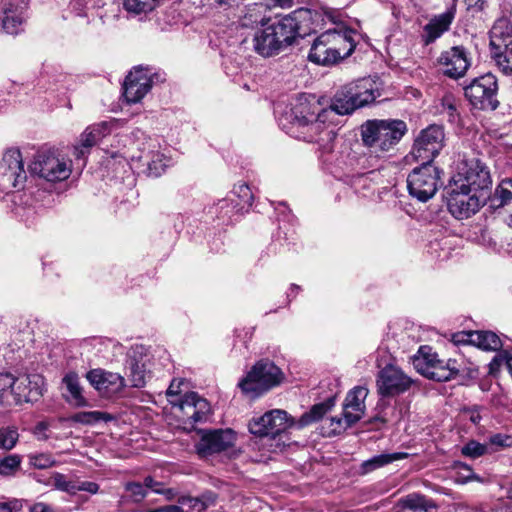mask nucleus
Wrapping results in <instances>:
<instances>
[{"label":"nucleus","mask_w":512,"mask_h":512,"mask_svg":"<svg viewBox=\"0 0 512 512\" xmlns=\"http://www.w3.org/2000/svg\"><path fill=\"white\" fill-rule=\"evenodd\" d=\"M414 368L424 377L438 382L455 379L463 370V361L442 360L428 345L420 346L411 358Z\"/></svg>","instance_id":"nucleus-6"},{"label":"nucleus","mask_w":512,"mask_h":512,"mask_svg":"<svg viewBox=\"0 0 512 512\" xmlns=\"http://www.w3.org/2000/svg\"><path fill=\"white\" fill-rule=\"evenodd\" d=\"M184 384H185L184 379H173L172 380V382L170 383V385L167 389V392H166L168 401L169 400H178L181 398V397H179L182 392L181 386Z\"/></svg>","instance_id":"nucleus-51"},{"label":"nucleus","mask_w":512,"mask_h":512,"mask_svg":"<svg viewBox=\"0 0 512 512\" xmlns=\"http://www.w3.org/2000/svg\"><path fill=\"white\" fill-rule=\"evenodd\" d=\"M77 492L78 491H86L91 494H96L99 490V485L95 482L85 481L80 483L79 485L76 484Z\"/></svg>","instance_id":"nucleus-55"},{"label":"nucleus","mask_w":512,"mask_h":512,"mask_svg":"<svg viewBox=\"0 0 512 512\" xmlns=\"http://www.w3.org/2000/svg\"><path fill=\"white\" fill-rule=\"evenodd\" d=\"M125 490L130 492V494L135 502L142 501L147 495L145 484L144 483L142 484L140 482L126 483Z\"/></svg>","instance_id":"nucleus-48"},{"label":"nucleus","mask_w":512,"mask_h":512,"mask_svg":"<svg viewBox=\"0 0 512 512\" xmlns=\"http://www.w3.org/2000/svg\"><path fill=\"white\" fill-rule=\"evenodd\" d=\"M321 15L308 8H300L258 30L253 37L254 51L262 57H272L290 46L297 36L314 30Z\"/></svg>","instance_id":"nucleus-1"},{"label":"nucleus","mask_w":512,"mask_h":512,"mask_svg":"<svg viewBox=\"0 0 512 512\" xmlns=\"http://www.w3.org/2000/svg\"><path fill=\"white\" fill-rule=\"evenodd\" d=\"M52 481L57 490L67 492L72 495L77 493L76 483L68 480L67 477L61 473L55 472L52 475Z\"/></svg>","instance_id":"nucleus-44"},{"label":"nucleus","mask_w":512,"mask_h":512,"mask_svg":"<svg viewBox=\"0 0 512 512\" xmlns=\"http://www.w3.org/2000/svg\"><path fill=\"white\" fill-rule=\"evenodd\" d=\"M112 418L110 414L100 411L83 412L75 416V419L82 423H92L101 420L108 422L112 420Z\"/></svg>","instance_id":"nucleus-46"},{"label":"nucleus","mask_w":512,"mask_h":512,"mask_svg":"<svg viewBox=\"0 0 512 512\" xmlns=\"http://www.w3.org/2000/svg\"><path fill=\"white\" fill-rule=\"evenodd\" d=\"M456 14V6L453 4L447 11L434 16L423 28L422 41L429 45L449 30Z\"/></svg>","instance_id":"nucleus-25"},{"label":"nucleus","mask_w":512,"mask_h":512,"mask_svg":"<svg viewBox=\"0 0 512 512\" xmlns=\"http://www.w3.org/2000/svg\"><path fill=\"white\" fill-rule=\"evenodd\" d=\"M408 456L407 453L404 452H395V453H383L364 461L361 464V473L368 474L373 472L374 470L381 468L385 465H388L394 461L404 459Z\"/></svg>","instance_id":"nucleus-30"},{"label":"nucleus","mask_w":512,"mask_h":512,"mask_svg":"<svg viewBox=\"0 0 512 512\" xmlns=\"http://www.w3.org/2000/svg\"><path fill=\"white\" fill-rule=\"evenodd\" d=\"M443 141V128L430 125L416 137L411 153L417 161L433 163V159L443 147Z\"/></svg>","instance_id":"nucleus-13"},{"label":"nucleus","mask_w":512,"mask_h":512,"mask_svg":"<svg viewBox=\"0 0 512 512\" xmlns=\"http://www.w3.org/2000/svg\"><path fill=\"white\" fill-rule=\"evenodd\" d=\"M28 512H55V510L45 502H34L29 506Z\"/></svg>","instance_id":"nucleus-54"},{"label":"nucleus","mask_w":512,"mask_h":512,"mask_svg":"<svg viewBox=\"0 0 512 512\" xmlns=\"http://www.w3.org/2000/svg\"><path fill=\"white\" fill-rule=\"evenodd\" d=\"M14 384V377L9 373H0V401L11 396V386Z\"/></svg>","instance_id":"nucleus-49"},{"label":"nucleus","mask_w":512,"mask_h":512,"mask_svg":"<svg viewBox=\"0 0 512 512\" xmlns=\"http://www.w3.org/2000/svg\"><path fill=\"white\" fill-rule=\"evenodd\" d=\"M156 3V0H123V8L130 15H141L153 11Z\"/></svg>","instance_id":"nucleus-37"},{"label":"nucleus","mask_w":512,"mask_h":512,"mask_svg":"<svg viewBox=\"0 0 512 512\" xmlns=\"http://www.w3.org/2000/svg\"><path fill=\"white\" fill-rule=\"evenodd\" d=\"M153 74L149 69L138 67L127 75L123 89L124 98L128 103H138L151 90Z\"/></svg>","instance_id":"nucleus-23"},{"label":"nucleus","mask_w":512,"mask_h":512,"mask_svg":"<svg viewBox=\"0 0 512 512\" xmlns=\"http://www.w3.org/2000/svg\"><path fill=\"white\" fill-rule=\"evenodd\" d=\"M178 503L183 509L187 507V512H203L208 508V503L200 497L182 496Z\"/></svg>","instance_id":"nucleus-43"},{"label":"nucleus","mask_w":512,"mask_h":512,"mask_svg":"<svg viewBox=\"0 0 512 512\" xmlns=\"http://www.w3.org/2000/svg\"><path fill=\"white\" fill-rule=\"evenodd\" d=\"M112 132V122L102 121L88 126L80 135L78 143L73 146V156L86 163V157L95 145L99 144Z\"/></svg>","instance_id":"nucleus-21"},{"label":"nucleus","mask_w":512,"mask_h":512,"mask_svg":"<svg viewBox=\"0 0 512 512\" xmlns=\"http://www.w3.org/2000/svg\"><path fill=\"white\" fill-rule=\"evenodd\" d=\"M148 512H184V509L179 505H166L156 509H151Z\"/></svg>","instance_id":"nucleus-56"},{"label":"nucleus","mask_w":512,"mask_h":512,"mask_svg":"<svg viewBox=\"0 0 512 512\" xmlns=\"http://www.w3.org/2000/svg\"><path fill=\"white\" fill-rule=\"evenodd\" d=\"M149 361L148 348L144 345H133L128 353L126 364H147Z\"/></svg>","instance_id":"nucleus-41"},{"label":"nucleus","mask_w":512,"mask_h":512,"mask_svg":"<svg viewBox=\"0 0 512 512\" xmlns=\"http://www.w3.org/2000/svg\"><path fill=\"white\" fill-rule=\"evenodd\" d=\"M48 423L46 422H39L35 428H34V435L38 440L45 441L49 438V435L47 434L48 431Z\"/></svg>","instance_id":"nucleus-53"},{"label":"nucleus","mask_w":512,"mask_h":512,"mask_svg":"<svg viewBox=\"0 0 512 512\" xmlns=\"http://www.w3.org/2000/svg\"><path fill=\"white\" fill-rule=\"evenodd\" d=\"M13 508L9 503H0V512H12Z\"/></svg>","instance_id":"nucleus-64"},{"label":"nucleus","mask_w":512,"mask_h":512,"mask_svg":"<svg viewBox=\"0 0 512 512\" xmlns=\"http://www.w3.org/2000/svg\"><path fill=\"white\" fill-rule=\"evenodd\" d=\"M474 346L487 351H497L502 347V342L497 334L491 331H475Z\"/></svg>","instance_id":"nucleus-34"},{"label":"nucleus","mask_w":512,"mask_h":512,"mask_svg":"<svg viewBox=\"0 0 512 512\" xmlns=\"http://www.w3.org/2000/svg\"><path fill=\"white\" fill-rule=\"evenodd\" d=\"M29 172L48 182H62L72 173V161L58 150H40L30 163Z\"/></svg>","instance_id":"nucleus-7"},{"label":"nucleus","mask_w":512,"mask_h":512,"mask_svg":"<svg viewBox=\"0 0 512 512\" xmlns=\"http://www.w3.org/2000/svg\"><path fill=\"white\" fill-rule=\"evenodd\" d=\"M173 407L178 408L179 418L184 424L193 427L196 423L206 420L210 413V405L206 399L195 392L185 394L178 400H169Z\"/></svg>","instance_id":"nucleus-15"},{"label":"nucleus","mask_w":512,"mask_h":512,"mask_svg":"<svg viewBox=\"0 0 512 512\" xmlns=\"http://www.w3.org/2000/svg\"><path fill=\"white\" fill-rule=\"evenodd\" d=\"M368 395V389L355 387L346 396L343 405V416L348 425H353L361 419L364 414V400Z\"/></svg>","instance_id":"nucleus-27"},{"label":"nucleus","mask_w":512,"mask_h":512,"mask_svg":"<svg viewBox=\"0 0 512 512\" xmlns=\"http://www.w3.org/2000/svg\"><path fill=\"white\" fill-rule=\"evenodd\" d=\"M264 5L255 3L249 6L247 12L241 19V26L246 28H254L259 24L262 26L266 25V18L262 14L264 11Z\"/></svg>","instance_id":"nucleus-36"},{"label":"nucleus","mask_w":512,"mask_h":512,"mask_svg":"<svg viewBox=\"0 0 512 512\" xmlns=\"http://www.w3.org/2000/svg\"><path fill=\"white\" fill-rule=\"evenodd\" d=\"M490 50L499 70L512 76V24L508 19L500 18L492 26Z\"/></svg>","instance_id":"nucleus-9"},{"label":"nucleus","mask_w":512,"mask_h":512,"mask_svg":"<svg viewBox=\"0 0 512 512\" xmlns=\"http://www.w3.org/2000/svg\"><path fill=\"white\" fill-rule=\"evenodd\" d=\"M352 30H327L313 42L308 59L318 65H332L352 54L355 42Z\"/></svg>","instance_id":"nucleus-3"},{"label":"nucleus","mask_w":512,"mask_h":512,"mask_svg":"<svg viewBox=\"0 0 512 512\" xmlns=\"http://www.w3.org/2000/svg\"><path fill=\"white\" fill-rule=\"evenodd\" d=\"M380 95L377 83L371 78H363L343 86L332 98L330 106L323 109L331 110V118L334 115H350L373 103Z\"/></svg>","instance_id":"nucleus-4"},{"label":"nucleus","mask_w":512,"mask_h":512,"mask_svg":"<svg viewBox=\"0 0 512 512\" xmlns=\"http://www.w3.org/2000/svg\"><path fill=\"white\" fill-rule=\"evenodd\" d=\"M412 380L399 367L389 364L377 376L378 393L383 397L394 396L410 388Z\"/></svg>","instance_id":"nucleus-18"},{"label":"nucleus","mask_w":512,"mask_h":512,"mask_svg":"<svg viewBox=\"0 0 512 512\" xmlns=\"http://www.w3.org/2000/svg\"><path fill=\"white\" fill-rule=\"evenodd\" d=\"M144 484L147 489L152 490L156 493V490H160L162 487V484L160 482L155 481L152 477L148 476L144 479Z\"/></svg>","instance_id":"nucleus-57"},{"label":"nucleus","mask_w":512,"mask_h":512,"mask_svg":"<svg viewBox=\"0 0 512 512\" xmlns=\"http://www.w3.org/2000/svg\"><path fill=\"white\" fill-rule=\"evenodd\" d=\"M407 132L402 120H368L361 127L363 143L375 152H386L393 148Z\"/></svg>","instance_id":"nucleus-5"},{"label":"nucleus","mask_w":512,"mask_h":512,"mask_svg":"<svg viewBox=\"0 0 512 512\" xmlns=\"http://www.w3.org/2000/svg\"><path fill=\"white\" fill-rule=\"evenodd\" d=\"M125 370L133 387L140 388L145 386L146 379L149 377L147 364H126Z\"/></svg>","instance_id":"nucleus-35"},{"label":"nucleus","mask_w":512,"mask_h":512,"mask_svg":"<svg viewBox=\"0 0 512 512\" xmlns=\"http://www.w3.org/2000/svg\"><path fill=\"white\" fill-rule=\"evenodd\" d=\"M156 493L164 495L166 497V499H168V500H172L176 496V492L170 488H168V489L161 488L160 490H156Z\"/></svg>","instance_id":"nucleus-60"},{"label":"nucleus","mask_w":512,"mask_h":512,"mask_svg":"<svg viewBox=\"0 0 512 512\" xmlns=\"http://www.w3.org/2000/svg\"><path fill=\"white\" fill-rule=\"evenodd\" d=\"M488 193H475L468 189H459L455 185L448 199L449 211L458 219L469 218L486 202Z\"/></svg>","instance_id":"nucleus-14"},{"label":"nucleus","mask_w":512,"mask_h":512,"mask_svg":"<svg viewBox=\"0 0 512 512\" xmlns=\"http://www.w3.org/2000/svg\"><path fill=\"white\" fill-rule=\"evenodd\" d=\"M504 363L505 364V361L501 358H498L497 356H495L492 361L490 362L489 364V367H490V373H494L499 367L500 365Z\"/></svg>","instance_id":"nucleus-58"},{"label":"nucleus","mask_w":512,"mask_h":512,"mask_svg":"<svg viewBox=\"0 0 512 512\" xmlns=\"http://www.w3.org/2000/svg\"><path fill=\"white\" fill-rule=\"evenodd\" d=\"M293 425L294 422L289 419L286 411L275 409L266 412L261 417L252 419L248 427L250 433L256 436L275 439Z\"/></svg>","instance_id":"nucleus-12"},{"label":"nucleus","mask_w":512,"mask_h":512,"mask_svg":"<svg viewBox=\"0 0 512 512\" xmlns=\"http://www.w3.org/2000/svg\"><path fill=\"white\" fill-rule=\"evenodd\" d=\"M40 377L35 376L31 380L28 376L14 378V384L11 386V397L15 403L34 402L42 395V390L39 386Z\"/></svg>","instance_id":"nucleus-26"},{"label":"nucleus","mask_w":512,"mask_h":512,"mask_svg":"<svg viewBox=\"0 0 512 512\" xmlns=\"http://www.w3.org/2000/svg\"><path fill=\"white\" fill-rule=\"evenodd\" d=\"M441 171L429 162H422L407 177L409 194L420 202H426L437 192Z\"/></svg>","instance_id":"nucleus-10"},{"label":"nucleus","mask_w":512,"mask_h":512,"mask_svg":"<svg viewBox=\"0 0 512 512\" xmlns=\"http://www.w3.org/2000/svg\"><path fill=\"white\" fill-rule=\"evenodd\" d=\"M508 439V437H503L502 435L497 434L491 437V443L499 446H505L507 445L506 440Z\"/></svg>","instance_id":"nucleus-59"},{"label":"nucleus","mask_w":512,"mask_h":512,"mask_svg":"<svg viewBox=\"0 0 512 512\" xmlns=\"http://www.w3.org/2000/svg\"><path fill=\"white\" fill-rule=\"evenodd\" d=\"M491 183L489 170L479 161H471L467 164L464 172L459 174V179L455 180L457 188L468 189L475 193H487Z\"/></svg>","instance_id":"nucleus-20"},{"label":"nucleus","mask_w":512,"mask_h":512,"mask_svg":"<svg viewBox=\"0 0 512 512\" xmlns=\"http://www.w3.org/2000/svg\"><path fill=\"white\" fill-rule=\"evenodd\" d=\"M22 456L9 454L0 459V476L11 477L21 469Z\"/></svg>","instance_id":"nucleus-39"},{"label":"nucleus","mask_w":512,"mask_h":512,"mask_svg":"<svg viewBox=\"0 0 512 512\" xmlns=\"http://www.w3.org/2000/svg\"><path fill=\"white\" fill-rule=\"evenodd\" d=\"M28 0H2L0 23L5 33L18 35L28 18Z\"/></svg>","instance_id":"nucleus-19"},{"label":"nucleus","mask_w":512,"mask_h":512,"mask_svg":"<svg viewBox=\"0 0 512 512\" xmlns=\"http://www.w3.org/2000/svg\"><path fill=\"white\" fill-rule=\"evenodd\" d=\"M285 118L291 123V131L295 137L307 142H316L324 153L333 150L336 133L327 122H331V110H324L316 102L306 97L296 100Z\"/></svg>","instance_id":"nucleus-2"},{"label":"nucleus","mask_w":512,"mask_h":512,"mask_svg":"<svg viewBox=\"0 0 512 512\" xmlns=\"http://www.w3.org/2000/svg\"><path fill=\"white\" fill-rule=\"evenodd\" d=\"M437 64L442 73L451 78H462L471 65L468 50L462 46H453L440 53Z\"/></svg>","instance_id":"nucleus-17"},{"label":"nucleus","mask_w":512,"mask_h":512,"mask_svg":"<svg viewBox=\"0 0 512 512\" xmlns=\"http://www.w3.org/2000/svg\"><path fill=\"white\" fill-rule=\"evenodd\" d=\"M146 159L149 175L153 177L161 176L166 168L172 165L171 157L159 150L149 151Z\"/></svg>","instance_id":"nucleus-31"},{"label":"nucleus","mask_w":512,"mask_h":512,"mask_svg":"<svg viewBox=\"0 0 512 512\" xmlns=\"http://www.w3.org/2000/svg\"><path fill=\"white\" fill-rule=\"evenodd\" d=\"M487 452V445L481 444L475 440L467 442L461 449V453L465 457L472 459L481 457Z\"/></svg>","instance_id":"nucleus-45"},{"label":"nucleus","mask_w":512,"mask_h":512,"mask_svg":"<svg viewBox=\"0 0 512 512\" xmlns=\"http://www.w3.org/2000/svg\"><path fill=\"white\" fill-rule=\"evenodd\" d=\"M497 89L496 77L487 73L475 78L464 90L466 98L475 108L495 110L499 104L496 99Z\"/></svg>","instance_id":"nucleus-11"},{"label":"nucleus","mask_w":512,"mask_h":512,"mask_svg":"<svg viewBox=\"0 0 512 512\" xmlns=\"http://www.w3.org/2000/svg\"><path fill=\"white\" fill-rule=\"evenodd\" d=\"M0 185L3 189L19 188L27 176L19 149L10 148L5 151L0 162Z\"/></svg>","instance_id":"nucleus-16"},{"label":"nucleus","mask_w":512,"mask_h":512,"mask_svg":"<svg viewBox=\"0 0 512 512\" xmlns=\"http://www.w3.org/2000/svg\"><path fill=\"white\" fill-rule=\"evenodd\" d=\"M283 374L271 361H258L247 375L238 383L242 393L251 399H255L271 388L279 385Z\"/></svg>","instance_id":"nucleus-8"},{"label":"nucleus","mask_w":512,"mask_h":512,"mask_svg":"<svg viewBox=\"0 0 512 512\" xmlns=\"http://www.w3.org/2000/svg\"><path fill=\"white\" fill-rule=\"evenodd\" d=\"M330 422H331V427H332V432L333 433H340L342 430H345L347 429L348 427H350L351 425H348L347 422L345 421V416H343V418L341 417H332L330 419Z\"/></svg>","instance_id":"nucleus-52"},{"label":"nucleus","mask_w":512,"mask_h":512,"mask_svg":"<svg viewBox=\"0 0 512 512\" xmlns=\"http://www.w3.org/2000/svg\"><path fill=\"white\" fill-rule=\"evenodd\" d=\"M492 203L495 207H502L512 219V178L503 179L496 187Z\"/></svg>","instance_id":"nucleus-29"},{"label":"nucleus","mask_w":512,"mask_h":512,"mask_svg":"<svg viewBox=\"0 0 512 512\" xmlns=\"http://www.w3.org/2000/svg\"><path fill=\"white\" fill-rule=\"evenodd\" d=\"M435 509L428 500L419 495H409L403 501L396 512H432Z\"/></svg>","instance_id":"nucleus-33"},{"label":"nucleus","mask_w":512,"mask_h":512,"mask_svg":"<svg viewBox=\"0 0 512 512\" xmlns=\"http://www.w3.org/2000/svg\"><path fill=\"white\" fill-rule=\"evenodd\" d=\"M19 432L16 426L0 427V450L11 451L19 441Z\"/></svg>","instance_id":"nucleus-38"},{"label":"nucleus","mask_w":512,"mask_h":512,"mask_svg":"<svg viewBox=\"0 0 512 512\" xmlns=\"http://www.w3.org/2000/svg\"><path fill=\"white\" fill-rule=\"evenodd\" d=\"M63 384L67 390L65 397L70 404L76 407H83L87 405V401L82 394L79 377L75 372L67 373L63 378Z\"/></svg>","instance_id":"nucleus-28"},{"label":"nucleus","mask_w":512,"mask_h":512,"mask_svg":"<svg viewBox=\"0 0 512 512\" xmlns=\"http://www.w3.org/2000/svg\"><path fill=\"white\" fill-rule=\"evenodd\" d=\"M473 2V7L478 11H483L488 6L489 0H470Z\"/></svg>","instance_id":"nucleus-62"},{"label":"nucleus","mask_w":512,"mask_h":512,"mask_svg":"<svg viewBox=\"0 0 512 512\" xmlns=\"http://www.w3.org/2000/svg\"><path fill=\"white\" fill-rule=\"evenodd\" d=\"M235 441L236 434L232 429L205 431L196 444V450L201 457H207L227 450Z\"/></svg>","instance_id":"nucleus-22"},{"label":"nucleus","mask_w":512,"mask_h":512,"mask_svg":"<svg viewBox=\"0 0 512 512\" xmlns=\"http://www.w3.org/2000/svg\"><path fill=\"white\" fill-rule=\"evenodd\" d=\"M271 4L280 7H289L293 0H270Z\"/></svg>","instance_id":"nucleus-63"},{"label":"nucleus","mask_w":512,"mask_h":512,"mask_svg":"<svg viewBox=\"0 0 512 512\" xmlns=\"http://www.w3.org/2000/svg\"><path fill=\"white\" fill-rule=\"evenodd\" d=\"M475 331H462L458 332L452 335V342L455 345H466L471 344L474 345L475 343Z\"/></svg>","instance_id":"nucleus-50"},{"label":"nucleus","mask_w":512,"mask_h":512,"mask_svg":"<svg viewBox=\"0 0 512 512\" xmlns=\"http://www.w3.org/2000/svg\"><path fill=\"white\" fill-rule=\"evenodd\" d=\"M200 498H202L206 503H208V507L215 503L216 495L213 492H207L203 494Z\"/></svg>","instance_id":"nucleus-61"},{"label":"nucleus","mask_w":512,"mask_h":512,"mask_svg":"<svg viewBox=\"0 0 512 512\" xmlns=\"http://www.w3.org/2000/svg\"><path fill=\"white\" fill-rule=\"evenodd\" d=\"M233 195L238 200H235L234 208L238 207V210H244L252 205L253 194L250 187L246 183H239L234 186Z\"/></svg>","instance_id":"nucleus-40"},{"label":"nucleus","mask_w":512,"mask_h":512,"mask_svg":"<svg viewBox=\"0 0 512 512\" xmlns=\"http://www.w3.org/2000/svg\"><path fill=\"white\" fill-rule=\"evenodd\" d=\"M334 405V399L329 398L326 402L315 404L309 412L304 413L296 423L298 428H303L313 422L320 420Z\"/></svg>","instance_id":"nucleus-32"},{"label":"nucleus","mask_w":512,"mask_h":512,"mask_svg":"<svg viewBox=\"0 0 512 512\" xmlns=\"http://www.w3.org/2000/svg\"><path fill=\"white\" fill-rule=\"evenodd\" d=\"M89 383L101 394L112 397L125 388L126 381L119 373L104 369H92L86 374Z\"/></svg>","instance_id":"nucleus-24"},{"label":"nucleus","mask_w":512,"mask_h":512,"mask_svg":"<svg viewBox=\"0 0 512 512\" xmlns=\"http://www.w3.org/2000/svg\"><path fill=\"white\" fill-rule=\"evenodd\" d=\"M235 203L232 198L220 200L217 203V210L220 213L219 218L224 221L226 218L230 219L234 212H240L241 210H238V207L234 208Z\"/></svg>","instance_id":"nucleus-47"},{"label":"nucleus","mask_w":512,"mask_h":512,"mask_svg":"<svg viewBox=\"0 0 512 512\" xmlns=\"http://www.w3.org/2000/svg\"><path fill=\"white\" fill-rule=\"evenodd\" d=\"M30 466L37 469H47L56 465V460L49 453H35L28 456Z\"/></svg>","instance_id":"nucleus-42"}]
</instances>
